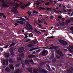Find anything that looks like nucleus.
Wrapping results in <instances>:
<instances>
[{
	"instance_id": "obj_1",
	"label": "nucleus",
	"mask_w": 73,
	"mask_h": 73,
	"mask_svg": "<svg viewBox=\"0 0 73 73\" xmlns=\"http://www.w3.org/2000/svg\"><path fill=\"white\" fill-rule=\"evenodd\" d=\"M56 52L57 53V54H58L59 55H56V58L57 59V60L61 59V57H64V54H63V53H62V51L58 50H57Z\"/></svg>"
},
{
	"instance_id": "obj_2",
	"label": "nucleus",
	"mask_w": 73,
	"mask_h": 73,
	"mask_svg": "<svg viewBox=\"0 0 73 73\" xmlns=\"http://www.w3.org/2000/svg\"><path fill=\"white\" fill-rule=\"evenodd\" d=\"M28 62H29V60H26L25 61L24 63V62H21V63L22 65V67L23 68H25V65H26V64H28Z\"/></svg>"
},
{
	"instance_id": "obj_3",
	"label": "nucleus",
	"mask_w": 73,
	"mask_h": 73,
	"mask_svg": "<svg viewBox=\"0 0 73 73\" xmlns=\"http://www.w3.org/2000/svg\"><path fill=\"white\" fill-rule=\"evenodd\" d=\"M50 56H47L48 58L50 59V60H52L53 59L54 57V54L51 53L50 54Z\"/></svg>"
},
{
	"instance_id": "obj_4",
	"label": "nucleus",
	"mask_w": 73,
	"mask_h": 73,
	"mask_svg": "<svg viewBox=\"0 0 73 73\" xmlns=\"http://www.w3.org/2000/svg\"><path fill=\"white\" fill-rule=\"evenodd\" d=\"M46 50H44L40 54V55H42L43 56H46Z\"/></svg>"
},
{
	"instance_id": "obj_5",
	"label": "nucleus",
	"mask_w": 73,
	"mask_h": 73,
	"mask_svg": "<svg viewBox=\"0 0 73 73\" xmlns=\"http://www.w3.org/2000/svg\"><path fill=\"white\" fill-rule=\"evenodd\" d=\"M60 43L62 44L63 45L66 46L67 45V42L65 41V40H60V41H59Z\"/></svg>"
},
{
	"instance_id": "obj_6",
	"label": "nucleus",
	"mask_w": 73,
	"mask_h": 73,
	"mask_svg": "<svg viewBox=\"0 0 73 73\" xmlns=\"http://www.w3.org/2000/svg\"><path fill=\"white\" fill-rule=\"evenodd\" d=\"M35 41L34 40H32L29 42L30 44H29L27 45L28 47H32L34 45L31 44L32 42H35Z\"/></svg>"
},
{
	"instance_id": "obj_7",
	"label": "nucleus",
	"mask_w": 73,
	"mask_h": 73,
	"mask_svg": "<svg viewBox=\"0 0 73 73\" xmlns=\"http://www.w3.org/2000/svg\"><path fill=\"white\" fill-rule=\"evenodd\" d=\"M24 48L23 47L20 48L19 49L18 52H19V53H23V52H24Z\"/></svg>"
},
{
	"instance_id": "obj_8",
	"label": "nucleus",
	"mask_w": 73,
	"mask_h": 73,
	"mask_svg": "<svg viewBox=\"0 0 73 73\" xmlns=\"http://www.w3.org/2000/svg\"><path fill=\"white\" fill-rule=\"evenodd\" d=\"M73 72V68H71L70 69L67 70L66 72L67 73H70V72Z\"/></svg>"
},
{
	"instance_id": "obj_9",
	"label": "nucleus",
	"mask_w": 73,
	"mask_h": 73,
	"mask_svg": "<svg viewBox=\"0 0 73 73\" xmlns=\"http://www.w3.org/2000/svg\"><path fill=\"white\" fill-rule=\"evenodd\" d=\"M5 71L7 72H10L11 71V69L9 68L8 67H7L5 70Z\"/></svg>"
},
{
	"instance_id": "obj_10",
	"label": "nucleus",
	"mask_w": 73,
	"mask_h": 73,
	"mask_svg": "<svg viewBox=\"0 0 73 73\" xmlns=\"http://www.w3.org/2000/svg\"><path fill=\"white\" fill-rule=\"evenodd\" d=\"M10 52L12 56H14V55H15L14 52H13V49L10 48Z\"/></svg>"
},
{
	"instance_id": "obj_11",
	"label": "nucleus",
	"mask_w": 73,
	"mask_h": 73,
	"mask_svg": "<svg viewBox=\"0 0 73 73\" xmlns=\"http://www.w3.org/2000/svg\"><path fill=\"white\" fill-rule=\"evenodd\" d=\"M4 56L5 58H8L10 56V54L9 53H7L5 54Z\"/></svg>"
},
{
	"instance_id": "obj_12",
	"label": "nucleus",
	"mask_w": 73,
	"mask_h": 73,
	"mask_svg": "<svg viewBox=\"0 0 73 73\" xmlns=\"http://www.w3.org/2000/svg\"><path fill=\"white\" fill-rule=\"evenodd\" d=\"M27 25L29 26V28L30 29H31V30H33V28H32V26L31 25V24H30L29 23V22H27Z\"/></svg>"
},
{
	"instance_id": "obj_13",
	"label": "nucleus",
	"mask_w": 73,
	"mask_h": 73,
	"mask_svg": "<svg viewBox=\"0 0 73 73\" xmlns=\"http://www.w3.org/2000/svg\"><path fill=\"white\" fill-rule=\"evenodd\" d=\"M3 8H9V6L5 4H2Z\"/></svg>"
},
{
	"instance_id": "obj_14",
	"label": "nucleus",
	"mask_w": 73,
	"mask_h": 73,
	"mask_svg": "<svg viewBox=\"0 0 73 73\" xmlns=\"http://www.w3.org/2000/svg\"><path fill=\"white\" fill-rule=\"evenodd\" d=\"M40 49V48L38 47L30 49L29 51L30 52H32L33 50H36V49Z\"/></svg>"
},
{
	"instance_id": "obj_15",
	"label": "nucleus",
	"mask_w": 73,
	"mask_h": 73,
	"mask_svg": "<svg viewBox=\"0 0 73 73\" xmlns=\"http://www.w3.org/2000/svg\"><path fill=\"white\" fill-rule=\"evenodd\" d=\"M39 72L41 73H46V70H45L42 69L40 70Z\"/></svg>"
},
{
	"instance_id": "obj_16",
	"label": "nucleus",
	"mask_w": 73,
	"mask_h": 73,
	"mask_svg": "<svg viewBox=\"0 0 73 73\" xmlns=\"http://www.w3.org/2000/svg\"><path fill=\"white\" fill-rule=\"evenodd\" d=\"M46 64V62H42L40 64V66H42Z\"/></svg>"
},
{
	"instance_id": "obj_17",
	"label": "nucleus",
	"mask_w": 73,
	"mask_h": 73,
	"mask_svg": "<svg viewBox=\"0 0 73 73\" xmlns=\"http://www.w3.org/2000/svg\"><path fill=\"white\" fill-rule=\"evenodd\" d=\"M9 68L11 69H14V66L13 64H11L10 65Z\"/></svg>"
},
{
	"instance_id": "obj_18",
	"label": "nucleus",
	"mask_w": 73,
	"mask_h": 73,
	"mask_svg": "<svg viewBox=\"0 0 73 73\" xmlns=\"http://www.w3.org/2000/svg\"><path fill=\"white\" fill-rule=\"evenodd\" d=\"M34 32H35L36 33H38V34H41V33L40 32L38 31H37L36 30H34Z\"/></svg>"
},
{
	"instance_id": "obj_19",
	"label": "nucleus",
	"mask_w": 73,
	"mask_h": 73,
	"mask_svg": "<svg viewBox=\"0 0 73 73\" xmlns=\"http://www.w3.org/2000/svg\"><path fill=\"white\" fill-rule=\"evenodd\" d=\"M14 73H20V70L18 69H17Z\"/></svg>"
},
{
	"instance_id": "obj_20",
	"label": "nucleus",
	"mask_w": 73,
	"mask_h": 73,
	"mask_svg": "<svg viewBox=\"0 0 73 73\" xmlns=\"http://www.w3.org/2000/svg\"><path fill=\"white\" fill-rule=\"evenodd\" d=\"M59 24L60 26H64V22H63L62 23H60Z\"/></svg>"
},
{
	"instance_id": "obj_21",
	"label": "nucleus",
	"mask_w": 73,
	"mask_h": 73,
	"mask_svg": "<svg viewBox=\"0 0 73 73\" xmlns=\"http://www.w3.org/2000/svg\"><path fill=\"white\" fill-rule=\"evenodd\" d=\"M70 21L66 20V25H68V24H69V23H70Z\"/></svg>"
},
{
	"instance_id": "obj_22",
	"label": "nucleus",
	"mask_w": 73,
	"mask_h": 73,
	"mask_svg": "<svg viewBox=\"0 0 73 73\" xmlns=\"http://www.w3.org/2000/svg\"><path fill=\"white\" fill-rule=\"evenodd\" d=\"M16 11H17V9H16V7H14L13 8V12H15Z\"/></svg>"
},
{
	"instance_id": "obj_23",
	"label": "nucleus",
	"mask_w": 73,
	"mask_h": 73,
	"mask_svg": "<svg viewBox=\"0 0 73 73\" xmlns=\"http://www.w3.org/2000/svg\"><path fill=\"white\" fill-rule=\"evenodd\" d=\"M27 14H29V16H32V12H30L29 11H28L27 13Z\"/></svg>"
},
{
	"instance_id": "obj_24",
	"label": "nucleus",
	"mask_w": 73,
	"mask_h": 73,
	"mask_svg": "<svg viewBox=\"0 0 73 73\" xmlns=\"http://www.w3.org/2000/svg\"><path fill=\"white\" fill-rule=\"evenodd\" d=\"M33 36V34L32 33H31L29 35V37H32Z\"/></svg>"
},
{
	"instance_id": "obj_25",
	"label": "nucleus",
	"mask_w": 73,
	"mask_h": 73,
	"mask_svg": "<svg viewBox=\"0 0 73 73\" xmlns=\"http://www.w3.org/2000/svg\"><path fill=\"white\" fill-rule=\"evenodd\" d=\"M15 44H16L15 43H13L11 44H10V45L9 46H10V47H12V46H14V45H15Z\"/></svg>"
},
{
	"instance_id": "obj_26",
	"label": "nucleus",
	"mask_w": 73,
	"mask_h": 73,
	"mask_svg": "<svg viewBox=\"0 0 73 73\" xmlns=\"http://www.w3.org/2000/svg\"><path fill=\"white\" fill-rule=\"evenodd\" d=\"M9 62L10 64H13V61L12 60H9Z\"/></svg>"
},
{
	"instance_id": "obj_27",
	"label": "nucleus",
	"mask_w": 73,
	"mask_h": 73,
	"mask_svg": "<svg viewBox=\"0 0 73 73\" xmlns=\"http://www.w3.org/2000/svg\"><path fill=\"white\" fill-rule=\"evenodd\" d=\"M31 41V39L27 38L26 40L25 41V42H29V41Z\"/></svg>"
},
{
	"instance_id": "obj_28",
	"label": "nucleus",
	"mask_w": 73,
	"mask_h": 73,
	"mask_svg": "<svg viewBox=\"0 0 73 73\" xmlns=\"http://www.w3.org/2000/svg\"><path fill=\"white\" fill-rule=\"evenodd\" d=\"M5 62H6V60H4L3 61V65H5Z\"/></svg>"
},
{
	"instance_id": "obj_29",
	"label": "nucleus",
	"mask_w": 73,
	"mask_h": 73,
	"mask_svg": "<svg viewBox=\"0 0 73 73\" xmlns=\"http://www.w3.org/2000/svg\"><path fill=\"white\" fill-rule=\"evenodd\" d=\"M33 72L34 73H37V70L36 69H35L33 70Z\"/></svg>"
},
{
	"instance_id": "obj_30",
	"label": "nucleus",
	"mask_w": 73,
	"mask_h": 73,
	"mask_svg": "<svg viewBox=\"0 0 73 73\" xmlns=\"http://www.w3.org/2000/svg\"><path fill=\"white\" fill-rule=\"evenodd\" d=\"M69 46L70 47V48H71V49H72V50H73V45L72 44L70 45H69Z\"/></svg>"
},
{
	"instance_id": "obj_31",
	"label": "nucleus",
	"mask_w": 73,
	"mask_h": 73,
	"mask_svg": "<svg viewBox=\"0 0 73 73\" xmlns=\"http://www.w3.org/2000/svg\"><path fill=\"white\" fill-rule=\"evenodd\" d=\"M8 46H9V45H6L5 46L3 47V48H5V49H7Z\"/></svg>"
},
{
	"instance_id": "obj_32",
	"label": "nucleus",
	"mask_w": 73,
	"mask_h": 73,
	"mask_svg": "<svg viewBox=\"0 0 73 73\" xmlns=\"http://www.w3.org/2000/svg\"><path fill=\"white\" fill-rule=\"evenodd\" d=\"M48 38H54V36H48L47 37Z\"/></svg>"
},
{
	"instance_id": "obj_33",
	"label": "nucleus",
	"mask_w": 73,
	"mask_h": 73,
	"mask_svg": "<svg viewBox=\"0 0 73 73\" xmlns=\"http://www.w3.org/2000/svg\"><path fill=\"white\" fill-rule=\"evenodd\" d=\"M6 62L5 65H8V60H7L6 61Z\"/></svg>"
},
{
	"instance_id": "obj_34",
	"label": "nucleus",
	"mask_w": 73,
	"mask_h": 73,
	"mask_svg": "<svg viewBox=\"0 0 73 73\" xmlns=\"http://www.w3.org/2000/svg\"><path fill=\"white\" fill-rule=\"evenodd\" d=\"M17 60L18 61H21V58L20 57H19L18 58Z\"/></svg>"
},
{
	"instance_id": "obj_35",
	"label": "nucleus",
	"mask_w": 73,
	"mask_h": 73,
	"mask_svg": "<svg viewBox=\"0 0 73 73\" xmlns=\"http://www.w3.org/2000/svg\"><path fill=\"white\" fill-rule=\"evenodd\" d=\"M38 42V41H36V42H33V44L34 45H35V44H36Z\"/></svg>"
},
{
	"instance_id": "obj_36",
	"label": "nucleus",
	"mask_w": 73,
	"mask_h": 73,
	"mask_svg": "<svg viewBox=\"0 0 73 73\" xmlns=\"http://www.w3.org/2000/svg\"><path fill=\"white\" fill-rule=\"evenodd\" d=\"M25 18L26 19V20H28V21H29V19H28V17H27V16H25Z\"/></svg>"
},
{
	"instance_id": "obj_37",
	"label": "nucleus",
	"mask_w": 73,
	"mask_h": 73,
	"mask_svg": "<svg viewBox=\"0 0 73 73\" xmlns=\"http://www.w3.org/2000/svg\"><path fill=\"white\" fill-rule=\"evenodd\" d=\"M20 8L23 9H25V7H24V6H22L20 7Z\"/></svg>"
},
{
	"instance_id": "obj_38",
	"label": "nucleus",
	"mask_w": 73,
	"mask_h": 73,
	"mask_svg": "<svg viewBox=\"0 0 73 73\" xmlns=\"http://www.w3.org/2000/svg\"><path fill=\"white\" fill-rule=\"evenodd\" d=\"M33 13H35V14H38V12L35 11H33Z\"/></svg>"
},
{
	"instance_id": "obj_39",
	"label": "nucleus",
	"mask_w": 73,
	"mask_h": 73,
	"mask_svg": "<svg viewBox=\"0 0 73 73\" xmlns=\"http://www.w3.org/2000/svg\"><path fill=\"white\" fill-rule=\"evenodd\" d=\"M46 66H47V67H46V69H47V68H49V69H50V66H49V65L46 64Z\"/></svg>"
},
{
	"instance_id": "obj_40",
	"label": "nucleus",
	"mask_w": 73,
	"mask_h": 73,
	"mask_svg": "<svg viewBox=\"0 0 73 73\" xmlns=\"http://www.w3.org/2000/svg\"><path fill=\"white\" fill-rule=\"evenodd\" d=\"M53 48L54 49H57L58 47L57 46H53Z\"/></svg>"
},
{
	"instance_id": "obj_41",
	"label": "nucleus",
	"mask_w": 73,
	"mask_h": 73,
	"mask_svg": "<svg viewBox=\"0 0 73 73\" xmlns=\"http://www.w3.org/2000/svg\"><path fill=\"white\" fill-rule=\"evenodd\" d=\"M15 15H17V13H19V11H15L14 12Z\"/></svg>"
},
{
	"instance_id": "obj_42",
	"label": "nucleus",
	"mask_w": 73,
	"mask_h": 73,
	"mask_svg": "<svg viewBox=\"0 0 73 73\" xmlns=\"http://www.w3.org/2000/svg\"><path fill=\"white\" fill-rule=\"evenodd\" d=\"M19 23L20 24H21V25H23V22L20 21L19 22Z\"/></svg>"
},
{
	"instance_id": "obj_43",
	"label": "nucleus",
	"mask_w": 73,
	"mask_h": 73,
	"mask_svg": "<svg viewBox=\"0 0 73 73\" xmlns=\"http://www.w3.org/2000/svg\"><path fill=\"white\" fill-rule=\"evenodd\" d=\"M49 4H50V2H48V3L47 2H46V5H47V6H48V5H49Z\"/></svg>"
},
{
	"instance_id": "obj_44",
	"label": "nucleus",
	"mask_w": 73,
	"mask_h": 73,
	"mask_svg": "<svg viewBox=\"0 0 73 73\" xmlns=\"http://www.w3.org/2000/svg\"><path fill=\"white\" fill-rule=\"evenodd\" d=\"M24 55V53H22L20 54V56H21V57H23Z\"/></svg>"
},
{
	"instance_id": "obj_45",
	"label": "nucleus",
	"mask_w": 73,
	"mask_h": 73,
	"mask_svg": "<svg viewBox=\"0 0 73 73\" xmlns=\"http://www.w3.org/2000/svg\"><path fill=\"white\" fill-rule=\"evenodd\" d=\"M38 23H42V22L40 20V19H38Z\"/></svg>"
},
{
	"instance_id": "obj_46",
	"label": "nucleus",
	"mask_w": 73,
	"mask_h": 73,
	"mask_svg": "<svg viewBox=\"0 0 73 73\" xmlns=\"http://www.w3.org/2000/svg\"><path fill=\"white\" fill-rule=\"evenodd\" d=\"M56 61V59H53L52 62H55Z\"/></svg>"
},
{
	"instance_id": "obj_47",
	"label": "nucleus",
	"mask_w": 73,
	"mask_h": 73,
	"mask_svg": "<svg viewBox=\"0 0 73 73\" xmlns=\"http://www.w3.org/2000/svg\"><path fill=\"white\" fill-rule=\"evenodd\" d=\"M46 11H49L50 10H52V9L50 8H47L46 9Z\"/></svg>"
},
{
	"instance_id": "obj_48",
	"label": "nucleus",
	"mask_w": 73,
	"mask_h": 73,
	"mask_svg": "<svg viewBox=\"0 0 73 73\" xmlns=\"http://www.w3.org/2000/svg\"><path fill=\"white\" fill-rule=\"evenodd\" d=\"M42 22H44V21H45V18H43L42 19Z\"/></svg>"
},
{
	"instance_id": "obj_49",
	"label": "nucleus",
	"mask_w": 73,
	"mask_h": 73,
	"mask_svg": "<svg viewBox=\"0 0 73 73\" xmlns=\"http://www.w3.org/2000/svg\"><path fill=\"white\" fill-rule=\"evenodd\" d=\"M50 19H52L54 18V17L52 16V15H51L50 17Z\"/></svg>"
},
{
	"instance_id": "obj_50",
	"label": "nucleus",
	"mask_w": 73,
	"mask_h": 73,
	"mask_svg": "<svg viewBox=\"0 0 73 73\" xmlns=\"http://www.w3.org/2000/svg\"><path fill=\"white\" fill-rule=\"evenodd\" d=\"M40 52V49H39L38 50L36 51V53H39Z\"/></svg>"
},
{
	"instance_id": "obj_51",
	"label": "nucleus",
	"mask_w": 73,
	"mask_h": 73,
	"mask_svg": "<svg viewBox=\"0 0 73 73\" xmlns=\"http://www.w3.org/2000/svg\"><path fill=\"white\" fill-rule=\"evenodd\" d=\"M53 49H54L53 46L50 47V50H53Z\"/></svg>"
},
{
	"instance_id": "obj_52",
	"label": "nucleus",
	"mask_w": 73,
	"mask_h": 73,
	"mask_svg": "<svg viewBox=\"0 0 73 73\" xmlns=\"http://www.w3.org/2000/svg\"><path fill=\"white\" fill-rule=\"evenodd\" d=\"M20 66V64H17L16 65V67H19Z\"/></svg>"
},
{
	"instance_id": "obj_53",
	"label": "nucleus",
	"mask_w": 73,
	"mask_h": 73,
	"mask_svg": "<svg viewBox=\"0 0 73 73\" xmlns=\"http://www.w3.org/2000/svg\"><path fill=\"white\" fill-rule=\"evenodd\" d=\"M21 21H23V20H26V19H24L23 18H22L21 17Z\"/></svg>"
},
{
	"instance_id": "obj_54",
	"label": "nucleus",
	"mask_w": 73,
	"mask_h": 73,
	"mask_svg": "<svg viewBox=\"0 0 73 73\" xmlns=\"http://www.w3.org/2000/svg\"><path fill=\"white\" fill-rule=\"evenodd\" d=\"M24 5L26 7H29V5H28V4H27V5Z\"/></svg>"
},
{
	"instance_id": "obj_55",
	"label": "nucleus",
	"mask_w": 73,
	"mask_h": 73,
	"mask_svg": "<svg viewBox=\"0 0 73 73\" xmlns=\"http://www.w3.org/2000/svg\"><path fill=\"white\" fill-rule=\"evenodd\" d=\"M70 30L71 31H73V27H72L70 28Z\"/></svg>"
},
{
	"instance_id": "obj_56",
	"label": "nucleus",
	"mask_w": 73,
	"mask_h": 73,
	"mask_svg": "<svg viewBox=\"0 0 73 73\" xmlns=\"http://www.w3.org/2000/svg\"><path fill=\"white\" fill-rule=\"evenodd\" d=\"M30 62H32V63H33V64H34V62H33V61L32 60H30Z\"/></svg>"
},
{
	"instance_id": "obj_57",
	"label": "nucleus",
	"mask_w": 73,
	"mask_h": 73,
	"mask_svg": "<svg viewBox=\"0 0 73 73\" xmlns=\"http://www.w3.org/2000/svg\"><path fill=\"white\" fill-rule=\"evenodd\" d=\"M58 19H61V18H62V17H61V16H59L58 17Z\"/></svg>"
},
{
	"instance_id": "obj_58",
	"label": "nucleus",
	"mask_w": 73,
	"mask_h": 73,
	"mask_svg": "<svg viewBox=\"0 0 73 73\" xmlns=\"http://www.w3.org/2000/svg\"><path fill=\"white\" fill-rule=\"evenodd\" d=\"M48 54V52L47 50H46V55H47Z\"/></svg>"
},
{
	"instance_id": "obj_59",
	"label": "nucleus",
	"mask_w": 73,
	"mask_h": 73,
	"mask_svg": "<svg viewBox=\"0 0 73 73\" xmlns=\"http://www.w3.org/2000/svg\"><path fill=\"white\" fill-rule=\"evenodd\" d=\"M2 2L3 3V4H5V2H4V1H2Z\"/></svg>"
},
{
	"instance_id": "obj_60",
	"label": "nucleus",
	"mask_w": 73,
	"mask_h": 73,
	"mask_svg": "<svg viewBox=\"0 0 73 73\" xmlns=\"http://www.w3.org/2000/svg\"><path fill=\"white\" fill-rule=\"evenodd\" d=\"M24 36H27V35H28V33H26L24 34Z\"/></svg>"
},
{
	"instance_id": "obj_61",
	"label": "nucleus",
	"mask_w": 73,
	"mask_h": 73,
	"mask_svg": "<svg viewBox=\"0 0 73 73\" xmlns=\"http://www.w3.org/2000/svg\"><path fill=\"white\" fill-rule=\"evenodd\" d=\"M19 25V24L17 23H15V26H17V25Z\"/></svg>"
},
{
	"instance_id": "obj_62",
	"label": "nucleus",
	"mask_w": 73,
	"mask_h": 73,
	"mask_svg": "<svg viewBox=\"0 0 73 73\" xmlns=\"http://www.w3.org/2000/svg\"><path fill=\"white\" fill-rule=\"evenodd\" d=\"M65 20V19L64 18H62V21H64Z\"/></svg>"
},
{
	"instance_id": "obj_63",
	"label": "nucleus",
	"mask_w": 73,
	"mask_h": 73,
	"mask_svg": "<svg viewBox=\"0 0 73 73\" xmlns=\"http://www.w3.org/2000/svg\"><path fill=\"white\" fill-rule=\"evenodd\" d=\"M46 63H47V64H50V62H49V61H47L46 62Z\"/></svg>"
},
{
	"instance_id": "obj_64",
	"label": "nucleus",
	"mask_w": 73,
	"mask_h": 73,
	"mask_svg": "<svg viewBox=\"0 0 73 73\" xmlns=\"http://www.w3.org/2000/svg\"><path fill=\"white\" fill-rule=\"evenodd\" d=\"M36 53V51H34L32 53V54H35Z\"/></svg>"
}]
</instances>
